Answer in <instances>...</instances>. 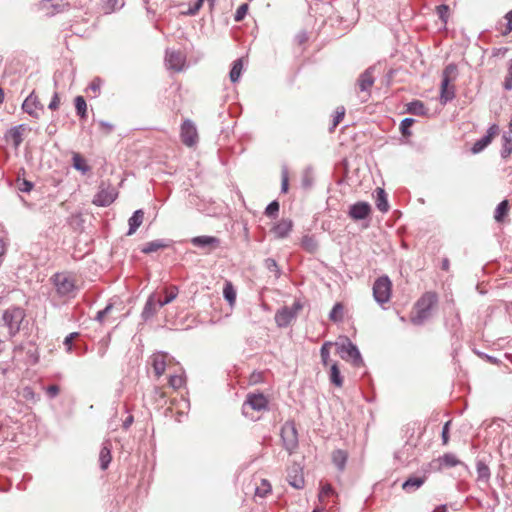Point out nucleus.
Segmentation results:
<instances>
[{
  "mask_svg": "<svg viewBox=\"0 0 512 512\" xmlns=\"http://www.w3.org/2000/svg\"><path fill=\"white\" fill-rule=\"evenodd\" d=\"M457 74L458 68L454 63L448 64L442 72L439 98L442 105L447 104L455 98V86L451 83L456 80Z\"/></svg>",
  "mask_w": 512,
  "mask_h": 512,
  "instance_id": "1",
  "label": "nucleus"
},
{
  "mask_svg": "<svg viewBox=\"0 0 512 512\" xmlns=\"http://www.w3.org/2000/svg\"><path fill=\"white\" fill-rule=\"evenodd\" d=\"M437 294L435 292H426L415 304V315L411 321L415 325H421L430 316L432 307L437 303Z\"/></svg>",
  "mask_w": 512,
  "mask_h": 512,
  "instance_id": "2",
  "label": "nucleus"
},
{
  "mask_svg": "<svg viewBox=\"0 0 512 512\" xmlns=\"http://www.w3.org/2000/svg\"><path fill=\"white\" fill-rule=\"evenodd\" d=\"M51 281L55 287L56 293L60 298H74L77 294V287L72 276L67 273H56Z\"/></svg>",
  "mask_w": 512,
  "mask_h": 512,
  "instance_id": "3",
  "label": "nucleus"
},
{
  "mask_svg": "<svg viewBox=\"0 0 512 512\" xmlns=\"http://www.w3.org/2000/svg\"><path fill=\"white\" fill-rule=\"evenodd\" d=\"M339 356L346 361H352L354 366L363 364L361 354L355 344L348 337H340L335 343Z\"/></svg>",
  "mask_w": 512,
  "mask_h": 512,
  "instance_id": "4",
  "label": "nucleus"
},
{
  "mask_svg": "<svg viewBox=\"0 0 512 512\" xmlns=\"http://www.w3.org/2000/svg\"><path fill=\"white\" fill-rule=\"evenodd\" d=\"M25 318V311L20 307H11L4 311L2 320L8 328L9 335L15 336L21 327V323Z\"/></svg>",
  "mask_w": 512,
  "mask_h": 512,
  "instance_id": "5",
  "label": "nucleus"
},
{
  "mask_svg": "<svg viewBox=\"0 0 512 512\" xmlns=\"http://www.w3.org/2000/svg\"><path fill=\"white\" fill-rule=\"evenodd\" d=\"M372 290L374 300L378 304L384 305L391 299L392 282L388 276H381L375 280Z\"/></svg>",
  "mask_w": 512,
  "mask_h": 512,
  "instance_id": "6",
  "label": "nucleus"
},
{
  "mask_svg": "<svg viewBox=\"0 0 512 512\" xmlns=\"http://www.w3.org/2000/svg\"><path fill=\"white\" fill-rule=\"evenodd\" d=\"M281 439L284 449L291 455L299 446L298 432L293 421H287L281 428Z\"/></svg>",
  "mask_w": 512,
  "mask_h": 512,
  "instance_id": "7",
  "label": "nucleus"
},
{
  "mask_svg": "<svg viewBox=\"0 0 512 512\" xmlns=\"http://www.w3.org/2000/svg\"><path fill=\"white\" fill-rule=\"evenodd\" d=\"M302 309V304L295 301L292 306H285L278 310L275 314V322L278 327H287Z\"/></svg>",
  "mask_w": 512,
  "mask_h": 512,
  "instance_id": "8",
  "label": "nucleus"
},
{
  "mask_svg": "<svg viewBox=\"0 0 512 512\" xmlns=\"http://www.w3.org/2000/svg\"><path fill=\"white\" fill-rule=\"evenodd\" d=\"M117 195V191L114 187L105 185V183L102 182L99 186V191L92 200V203L99 207H107L115 201Z\"/></svg>",
  "mask_w": 512,
  "mask_h": 512,
  "instance_id": "9",
  "label": "nucleus"
},
{
  "mask_svg": "<svg viewBox=\"0 0 512 512\" xmlns=\"http://www.w3.org/2000/svg\"><path fill=\"white\" fill-rule=\"evenodd\" d=\"M268 401L263 394H248L246 400L242 405V413L244 416L249 417L250 411L266 410Z\"/></svg>",
  "mask_w": 512,
  "mask_h": 512,
  "instance_id": "10",
  "label": "nucleus"
},
{
  "mask_svg": "<svg viewBox=\"0 0 512 512\" xmlns=\"http://www.w3.org/2000/svg\"><path fill=\"white\" fill-rule=\"evenodd\" d=\"M181 140L187 147H193L198 142V132L195 124L190 120L186 119L183 121L180 130Z\"/></svg>",
  "mask_w": 512,
  "mask_h": 512,
  "instance_id": "11",
  "label": "nucleus"
},
{
  "mask_svg": "<svg viewBox=\"0 0 512 512\" xmlns=\"http://www.w3.org/2000/svg\"><path fill=\"white\" fill-rule=\"evenodd\" d=\"M185 55L180 51L171 49L166 50L165 63L168 69L180 72L183 70L185 65Z\"/></svg>",
  "mask_w": 512,
  "mask_h": 512,
  "instance_id": "12",
  "label": "nucleus"
},
{
  "mask_svg": "<svg viewBox=\"0 0 512 512\" xmlns=\"http://www.w3.org/2000/svg\"><path fill=\"white\" fill-rule=\"evenodd\" d=\"M460 460L452 453H445L430 462V468L434 471H441L443 468H451L459 465Z\"/></svg>",
  "mask_w": 512,
  "mask_h": 512,
  "instance_id": "13",
  "label": "nucleus"
},
{
  "mask_svg": "<svg viewBox=\"0 0 512 512\" xmlns=\"http://www.w3.org/2000/svg\"><path fill=\"white\" fill-rule=\"evenodd\" d=\"M498 131H499L498 125H496V124L491 125L487 129L486 135L483 136L481 139L477 140L473 144V146L471 148V152L473 154H478V153L482 152L491 143L492 139L498 133Z\"/></svg>",
  "mask_w": 512,
  "mask_h": 512,
  "instance_id": "14",
  "label": "nucleus"
},
{
  "mask_svg": "<svg viewBox=\"0 0 512 512\" xmlns=\"http://www.w3.org/2000/svg\"><path fill=\"white\" fill-rule=\"evenodd\" d=\"M159 304H160V298H158L155 293H152L148 297V299L144 305V308L142 310V313H141L142 319L144 321H148L152 317H154L156 315V313L158 312V310L163 307V306H160Z\"/></svg>",
  "mask_w": 512,
  "mask_h": 512,
  "instance_id": "15",
  "label": "nucleus"
},
{
  "mask_svg": "<svg viewBox=\"0 0 512 512\" xmlns=\"http://www.w3.org/2000/svg\"><path fill=\"white\" fill-rule=\"evenodd\" d=\"M371 213V206L367 202H357L350 206L348 215L353 220H363Z\"/></svg>",
  "mask_w": 512,
  "mask_h": 512,
  "instance_id": "16",
  "label": "nucleus"
},
{
  "mask_svg": "<svg viewBox=\"0 0 512 512\" xmlns=\"http://www.w3.org/2000/svg\"><path fill=\"white\" fill-rule=\"evenodd\" d=\"M22 109L33 118H39L38 109L42 110L43 105L40 103L38 97L32 92L23 102Z\"/></svg>",
  "mask_w": 512,
  "mask_h": 512,
  "instance_id": "17",
  "label": "nucleus"
},
{
  "mask_svg": "<svg viewBox=\"0 0 512 512\" xmlns=\"http://www.w3.org/2000/svg\"><path fill=\"white\" fill-rule=\"evenodd\" d=\"M68 6L69 3L66 0H44L41 2V9L49 16L64 11Z\"/></svg>",
  "mask_w": 512,
  "mask_h": 512,
  "instance_id": "18",
  "label": "nucleus"
},
{
  "mask_svg": "<svg viewBox=\"0 0 512 512\" xmlns=\"http://www.w3.org/2000/svg\"><path fill=\"white\" fill-rule=\"evenodd\" d=\"M374 70L373 66L367 68L363 73L360 74L357 84L361 92H369L370 88L373 86L375 82L374 78Z\"/></svg>",
  "mask_w": 512,
  "mask_h": 512,
  "instance_id": "19",
  "label": "nucleus"
},
{
  "mask_svg": "<svg viewBox=\"0 0 512 512\" xmlns=\"http://www.w3.org/2000/svg\"><path fill=\"white\" fill-rule=\"evenodd\" d=\"M477 481L487 484L491 477V471L485 458L476 461Z\"/></svg>",
  "mask_w": 512,
  "mask_h": 512,
  "instance_id": "20",
  "label": "nucleus"
},
{
  "mask_svg": "<svg viewBox=\"0 0 512 512\" xmlns=\"http://www.w3.org/2000/svg\"><path fill=\"white\" fill-rule=\"evenodd\" d=\"M191 243L199 248L215 249L219 246L220 240L214 236H197L191 239Z\"/></svg>",
  "mask_w": 512,
  "mask_h": 512,
  "instance_id": "21",
  "label": "nucleus"
},
{
  "mask_svg": "<svg viewBox=\"0 0 512 512\" xmlns=\"http://www.w3.org/2000/svg\"><path fill=\"white\" fill-rule=\"evenodd\" d=\"M292 227L293 222L290 219H282L272 228V232L276 238L283 239L289 235Z\"/></svg>",
  "mask_w": 512,
  "mask_h": 512,
  "instance_id": "22",
  "label": "nucleus"
},
{
  "mask_svg": "<svg viewBox=\"0 0 512 512\" xmlns=\"http://www.w3.org/2000/svg\"><path fill=\"white\" fill-rule=\"evenodd\" d=\"M166 357L165 353H155L152 356V367L157 377H160L164 374L166 370Z\"/></svg>",
  "mask_w": 512,
  "mask_h": 512,
  "instance_id": "23",
  "label": "nucleus"
},
{
  "mask_svg": "<svg viewBox=\"0 0 512 512\" xmlns=\"http://www.w3.org/2000/svg\"><path fill=\"white\" fill-rule=\"evenodd\" d=\"M112 445L110 441H105L99 453L100 468L106 470L112 460L111 456Z\"/></svg>",
  "mask_w": 512,
  "mask_h": 512,
  "instance_id": "24",
  "label": "nucleus"
},
{
  "mask_svg": "<svg viewBox=\"0 0 512 512\" xmlns=\"http://www.w3.org/2000/svg\"><path fill=\"white\" fill-rule=\"evenodd\" d=\"M144 219V212L141 209L136 210L133 215L129 218V230L127 235H133L137 229L141 226Z\"/></svg>",
  "mask_w": 512,
  "mask_h": 512,
  "instance_id": "25",
  "label": "nucleus"
},
{
  "mask_svg": "<svg viewBox=\"0 0 512 512\" xmlns=\"http://www.w3.org/2000/svg\"><path fill=\"white\" fill-rule=\"evenodd\" d=\"M426 477H409L403 484L402 488L406 492H414L425 483Z\"/></svg>",
  "mask_w": 512,
  "mask_h": 512,
  "instance_id": "26",
  "label": "nucleus"
},
{
  "mask_svg": "<svg viewBox=\"0 0 512 512\" xmlns=\"http://www.w3.org/2000/svg\"><path fill=\"white\" fill-rule=\"evenodd\" d=\"M376 192V207L382 213H386L389 210V204L387 200V194L384 189L378 187L375 190Z\"/></svg>",
  "mask_w": 512,
  "mask_h": 512,
  "instance_id": "27",
  "label": "nucleus"
},
{
  "mask_svg": "<svg viewBox=\"0 0 512 512\" xmlns=\"http://www.w3.org/2000/svg\"><path fill=\"white\" fill-rule=\"evenodd\" d=\"M169 244L163 240V239H157V240H153V241H150V242H147L142 248H141V252H143L144 254H150L152 252H156L160 249H164L166 247H168Z\"/></svg>",
  "mask_w": 512,
  "mask_h": 512,
  "instance_id": "28",
  "label": "nucleus"
},
{
  "mask_svg": "<svg viewBox=\"0 0 512 512\" xmlns=\"http://www.w3.org/2000/svg\"><path fill=\"white\" fill-rule=\"evenodd\" d=\"M329 380L333 385L337 387L343 386V377L341 375L337 362L332 363L330 366Z\"/></svg>",
  "mask_w": 512,
  "mask_h": 512,
  "instance_id": "29",
  "label": "nucleus"
},
{
  "mask_svg": "<svg viewBox=\"0 0 512 512\" xmlns=\"http://www.w3.org/2000/svg\"><path fill=\"white\" fill-rule=\"evenodd\" d=\"M288 482L292 487L296 489H301L304 487V478L301 474L298 473V468L294 467L289 472Z\"/></svg>",
  "mask_w": 512,
  "mask_h": 512,
  "instance_id": "30",
  "label": "nucleus"
},
{
  "mask_svg": "<svg viewBox=\"0 0 512 512\" xmlns=\"http://www.w3.org/2000/svg\"><path fill=\"white\" fill-rule=\"evenodd\" d=\"M407 111L410 114L422 116L427 113L425 105L422 101L414 100L407 105Z\"/></svg>",
  "mask_w": 512,
  "mask_h": 512,
  "instance_id": "31",
  "label": "nucleus"
},
{
  "mask_svg": "<svg viewBox=\"0 0 512 512\" xmlns=\"http://www.w3.org/2000/svg\"><path fill=\"white\" fill-rule=\"evenodd\" d=\"M334 465L340 470H344L347 462V454L343 450H336L332 454Z\"/></svg>",
  "mask_w": 512,
  "mask_h": 512,
  "instance_id": "32",
  "label": "nucleus"
},
{
  "mask_svg": "<svg viewBox=\"0 0 512 512\" xmlns=\"http://www.w3.org/2000/svg\"><path fill=\"white\" fill-rule=\"evenodd\" d=\"M243 70V62L242 59H237L233 62L232 68L229 73V78L231 82L236 83L239 81L241 77V73Z\"/></svg>",
  "mask_w": 512,
  "mask_h": 512,
  "instance_id": "33",
  "label": "nucleus"
},
{
  "mask_svg": "<svg viewBox=\"0 0 512 512\" xmlns=\"http://www.w3.org/2000/svg\"><path fill=\"white\" fill-rule=\"evenodd\" d=\"M223 296L225 300L230 304L233 305L236 301V291L234 289V286L231 282H226L223 288Z\"/></svg>",
  "mask_w": 512,
  "mask_h": 512,
  "instance_id": "34",
  "label": "nucleus"
},
{
  "mask_svg": "<svg viewBox=\"0 0 512 512\" xmlns=\"http://www.w3.org/2000/svg\"><path fill=\"white\" fill-rule=\"evenodd\" d=\"M301 245L303 249H305L309 253H314L318 248V244L314 237L309 235H305L302 238Z\"/></svg>",
  "mask_w": 512,
  "mask_h": 512,
  "instance_id": "35",
  "label": "nucleus"
},
{
  "mask_svg": "<svg viewBox=\"0 0 512 512\" xmlns=\"http://www.w3.org/2000/svg\"><path fill=\"white\" fill-rule=\"evenodd\" d=\"M73 167L81 171L82 173H86L89 171V166L86 164L85 160L80 156V154L75 153L72 157Z\"/></svg>",
  "mask_w": 512,
  "mask_h": 512,
  "instance_id": "36",
  "label": "nucleus"
},
{
  "mask_svg": "<svg viewBox=\"0 0 512 512\" xmlns=\"http://www.w3.org/2000/svg\"><path fill=\"white\" fill-rule=\"evenodd\" d=\"M75 109L77 115H79L81 118L87 117V104L82 96H77L75 98Z\"/></svg>",
  "mask_w": 512,
  "mask_h": 512,
  "instance_id": "37",
  "label": "nucleus"
},
{
  "mask_svg": "<svg viewBox=\"0 0 512 512\" xmlns=\"http://www.w3.org/2000/svg\"><path fill=\"white\" fill-rule=\"evenodd\" d=\"M329 319L333 322H339L343 319V305L336 303L329 313Z\"/></svg>",
  "mask_w": 512,
  "mask_h": 512,
  "instance_id": "38",
  "label": "nucleus"
},
{
  "mask_svg": "<svg viewBox=\"0 0 512 512\" xmlns=\"http://www.w3.org/2000/svg\"><path fill=\"white\" fill-rule=\"evenodd\" d=\"M508 207H509V204H508V201L507 200H503L502 202H500L497 207H496V210H495V214H494V218L497 222H500L502 221L503 217L507 214L508 212Z\"/></svg>",
  "mask_w": 512,
  "mask_h": 512,
  "instance_id": "39",
  "label": "nucleus"
},
{
  "mask_svg": "<svg viewBox=\"0 0 512 512\" xmlns=\"http://www.w3.org/2000/svg\"><path fill=\"white\" fill-rule=\"evenodd\" d=\"M503 144L501 149V156L503 158H507L512 153V139L507 134H504L502 137Z\"/></svg>",
  "mask_w": 512,
  "mask_h": 512,
  "instance_id": "40",
  "label": "nucleus"
},
{
  "mask_svg": "<svg viewBox=\"0 0 512 512\" xmlns=\"http://www.w3.org/2000/svg\"><path fill=\"white\" fill-rule=\"evenodd\" d=\"M331 342H325L320 349L321 362L326 367L330 363V347Z\"/></svg>",
  "mask_w": 512,
  "mask_h": 512,
  "instance_id": "41",
  "label": "nucleus"
},
{
  "mask_svg": "<svg viewBox=\"0 0 512 512\" xmlns=\"http://www.w3.org/2000/svg\"><path fill=\"white\" fill-rule=\"evenodd\" d=\"M271 492V485L266 479L261 480L260 486L255 488V495L259 497H265Z\"/></svg>",
  "mask_w": 512,
  "mask_h": 512,
  "instance_id": "42",
  "label": "nucleus"
},
{
  "mask_svg": "<svg viewBox=\"0 0 512 512\" xmlns=\"http://www.w3.org/2000/svg\"><path fill=\"white\" fill-rule=\"evenodd\" d=\"M335 494V490L329 483H325L321 485V489L319 492V501L324 502L326 498L333 496Z\"/></svg>",
  "mask_w": 512,
  "mask_h": 512,
  "instance_id": "43",
  "label": "nucleus"
},
{
  "mask_svg": "<svg viewBox=\"0 0 512 512\" xmlns=\"http://www.w3.org/2000/svg\"><path fill=\"white\" fill-rule=\"evenodd\" d=\"M265 267L270 271L273 272L276 278L280 277V269L277 265V262L272 258H267L265 260Z\"/></svg>",
  "mask_w": 512,
  "mask_h": 512,
  "instance_id": "44",
  "label": "nucleus"
},
{
  "mask_svg": "<svg viewBox=\"0 0 512 512\" xmlns=\"http://www.w3.org/2000/svg\"><path fill=\"white\" fill-rule=\"evenodd\" d=\"M34 187V184L26 179H18L17 180V189L21 192L28 193L30 192Z\"/></svg>",
  "mask_w": 512,
  "mask_h": 512,
  "instance_id": "45",
  "label": "nucleus"
},
{
  "mask_svg": "<svg viewBox=\"0 0 512 512\" xmlns=\"http://www.w3.org/2000/svg\"><path fill=\"white\" fill-rule=\"evenodd\" d=\"M184 377L182 375H171L169 377V385L173 389H179L184 384Z\"/></svg>",
  "mask_w": 512,
  "mask_h": 512,
  "instance_id": "46",
  "label": "nucleus"
},
{
  "mask_svg": "<svg viewBox=\"0 0 512 512\" xmlns=\"http://www.w3.org/2000/svg\"><path fill=\"white\" fill-rule=\"evenodd\" d=\"M279 212V203L277 201H272L268 204L265 209V215L267 217H276Z\"/></svg>",
  "mask_w": 512,
  "mask_h": 512,
  "instance_id": "47",
  "label": "nucleus"
},
{
  "mask_svg": "<svg viewBox=\"0 0 512 512\" xmlns=\"http://www.w3.org/2000/svg\"><path fill=\"white\" fill-rule=\"evenodd\" d=\"M448 13H449V6L446 4H441L437 6V14L439 16V19L446 24L448 21Z\"/></svg>",
  "mask_w": 512,
  "mask_h": 512,
  "instance_id": "48",
  "label": "nucleus"
},
{
  "mask_svg": "<svg viewBox=\"0 0 512 512\" xmlns=\"http://www.w3.org/2000/svg\"><path fill=\"white\" fill-rule=\"evenodd\" d=\"M413 118H404L400 123V131L404 136L410 135L409 128L413 125Z\"/></svg>",
  "mask_w": 512,
  "mask_h": 512,
  "instance_id": "49",
  "label": "nucleus"
},
{
  "mask_svg": "<svg viewBox=\"0 0 512 512\" xmlns=\"http://www.w3.org/2000/svg\"><path fill=\"white\" fill-rule=\"evenodd\" d=\"M247 11H248V4L247 3H243L242 5H240L237 10H236V13L234 15V20L236 22H240L242 21L246 14H247Z\"/></svg>",
  "mask_w": 512,
  "mask_h": 512,
  "instance_id": "50",
  "label": "nucleus"
},
{
  "mask_svg": "<svg viewBox=\"0 0 512 512\" xmlns=\"http://www.w3.org/2000/svg\"><path fill=\"white\" fill-rule=\"evenodd\" d=\"M178 295V289L176 287H172L171 291L167 292V295L164 300L160 299V306H165L171 303L174 299H176Z\"/></svg>",
  "mask_w": 512,
  "mask_h": 512,
  "instance_id": "51",
  "label": "nucleus"
},
{
  "mask_svg": "<svg viewBox=\"0 0 512 512\" xmlns=\"http://www.w3.org/2000/svg\"><path fill=\"white\" fill-rule=\"evenodd\" d=\"M345 108L343 106L337 107L335 110V116L333 119V125L331 130H333L344 118Z\"/></svg>",
  "mask_w": 512,
  "mask_h": 512,
  "instance_id": "52",
  "label": "nucleus"
},
{
  "mask_svg": "<svg viewBox=\"0 0 512 512\" xmlns=\"http://www.w3.org/2000/svg\"><path fill=\"white\" fill-rule=\"evenodd\" d=\"M503 87L505 90H512V59L509 61L508 71L503 83Z\"/></svg>",
  "mask_w": 512,
  "mask_h": 512,
  "instance_id": "53",
  "label": "nucleus"
},
{
  "mask_svg": "<svg viewBox=\"0 0 512 512\" xmlns=\"http://www.w3.org/2000/svg\"><path fill=\"white\" fill-rule=\"evenodd\" d=\"M203 2L204 0H195L194 4L191 5L187 11L183 12V14L188 16L196 15L202 7Z\"/></svg>",
  "mask_w": 512,
  "mask_h": 512,
  "instance_id": "54",
  "label": "nucleus"
},
{
  "mask_svg": "<svg viewBox=\"0 0 512 512\" xmlns=\"http://www.w3.org/2000/svg\"><path fill=\"white\" fill-rule=\"evenodd\" d=\"M20 127H21V126H19V127H14V128H12V129H11V131H10V134H11V137H12V140H13V143H14V146H15V147H18V146L21 144L22 140H23V139H22L21 132H20V130H19V129H20Z\"/></svg>",
  "mask_w": 512,
  "mask_h": 512,
  "instance_id": "55",
  "label": "nucleus"
},
{
  "mask_svg": "<svg viewBox=\"0 0 512 512\" xmlns=\"http://www.w3.org/2000/svg\"><path fill=\"white\" fill-rule=\"evenodd\" d=\"M112 308H113V305L108 304L104 309L98 311L96 314L95 320L102 323L104 321L105 316L110 313Z\"/></svg>",
  "mask_w": 512,
  "mask_h": 512,
  "instance_id": "56",
  "label": "nucleus"
},
{
  "mask_svg": "<svg viewBox=\"0 0 512 512\" xmlns=\"http://www.w3.org/2000/svg\"><path fill=\"white\" fill-rule=\"evenodd\" d=\"M101 85H102L101 79L100 78H95L89 84L88 88H89V90L93 91L95 96H96L100 92Z\"/></svg>",
  "mask_w": 512,
  "mask_h": 512,
  "instance_id": "57",
  "label": "nucleus"
},
{
  "mask_svg": "<svg viewBox=\"0 0 512 512\" xmlns=\"http://www.w3.org/2000/svg\"><path fill=\"white\" fill-rule=\"evenodd\" d=\"M450 421H447L443 428H442V433H441V438H442V442L444 445H447L448 442H449V426H450Z\"/></svg>",
  "mask_w": 512,
  "mask_h": 512,
  "instance_id": "58",
  "label": "nucleus"
},
{
  "mask_svg": "<svg viewBox=\"0 0 512 512\" xmlns=\"http://www.w3.org/2000/svg\"><path fill=\"white\" fill-rule=\"evenodd\" d=\"M98 124H99V126H100L101 130H102L105 134H109V133H111V132L113 131V129H114V126H113L111 123H109V122H107V121H104V120H100V121L98 122Z\"/></svg>",
  "mask_w": 512,
  "mask_h": 512,
  "instance_id": "59",
  "label": "nucleus"
},
{
  "mask_svg": "<svg viewBox=\"0 0 512 512\" xmlns=\"http://www.w3.org/2000/svg\"><path fill=\"white\" fill-rule=\"evenodd\" d=\"M78 336V333H70L68 336H66L64 340V345L66 346V349L68 352L72 350V342L73 340Z\"/></svg>",
  "mask_w": 512,
  "mask_h": 512,
  "instance_id": "60",
  "label": "nucleus"
},
{
  "mask_svg": "<svg viewBox=\"0 0 512 512\" xmlns=\"http://www.w3.org/2000/svg\"><path fill=\"white\" fill-rule=\"evenodd\" d=\"M59 105H60V98L58 96V93H54V95L48 105V108L51 110H56V109H58Z\"/></svg>",
  "mask_w": 512,
  "mask_h": 512,
  "instance_id": "61",
  "label": "nucleus"
},
{
  "mask_svg": "<svg viewBox=\"0 0 512 512\" xmlns=\"http://www.w3.org/2000/svg\"><path fill=\"white\" fill-rule=\"evenodd\" d=\"M59 387L57 385H50L47 387L46 392L50 398H54L59 394Z\"/></svg>",
  "mask_w": 512,
  "mask_h": 512,
  "instance_id": "62",
  "label": "nucleus"
},
{
  "mask_svg": "<svg viewBox=\"0 0 512 512\" xmlns=\"http://www.w3.org/2000/svg\"><path fill=\"white\" fill-rule=\"evenodd\" d=\"M281 191L283 193L288 191V176L286 172H284L282 175Z\"/></svg>",
  "mask_w": 512,
  "mask_h": 512,
  "instance_id": "63",
  "label": "nucleus"
},
{
  "mask_svg": "<svg viewBox=\"0 0 512 512\" xmlns=\"http://www.w3.org/2000/svg\"><path fill=\"white\" fill-rule=\"evenodd\" d=\"M506 20V28L502 31L503 35H507L512 31V19H505Z\"/></svg>",
  "mask_w": 512,
  "mask_h": 512,
  "instance_id": "64",
  "label": "nucleus"
}]
</instances>
